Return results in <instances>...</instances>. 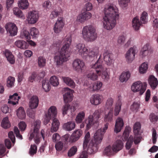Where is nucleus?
<instances>
[{"label":"nucleus","mask_w":158,"mask_h":158,"mask_svg":"<svg viewBox=\"0 0 158 158\" xmlns=\"http://www.w3.org/2000/svg\"><path fill=\"white\" fill-rule=\"evenodd\" d=\"M105 15L102 19L104 27L107 30L112 29L115 26L116 20L118 19V10L113 4L106 6L104 9Z\"/></svg>","instance_id":"f257e3e1"},{"label":"nucleus","mask_w":158,"mask_h":158,"mask_svg":"<svg viewBox=\"0 0 158 158\" xmlns=\"http://www.w3.org/2000/svg\"><path fill=\"white\" fill-rule=\"evenodd\" d=\"M101 131V130H99L95 133L94 139L90 141L88 147L80 153L79 158H87L88 153L91 154L98 150V145L101 142L102 135L104 134L103 132Z\"/></svg>","instance_id":"f03ea898"},{"label":"nucleus","mask_w":158,"mask_h":158,"mask_svg":"<svg viewBox=\"0 0 158 158\" xmlns=\"http://www.w3.org/2000/svg\"><path fill=\"white\" fill-rule=\"evenodd\" d=\"M72 37L71 35L67 36L64 40L65 44L61 48L58 55L54 57L56 64L58 65H61L63 63L68 60L70 55L69 47L71 44Z\"/></svg>","instance_id":"7ed1b4c3"},{"label":"nucleus","mask_w":158,"mask_h":158,"mask_svg":"<svg viewBox=\"0 0 158 158\" xmlns=\"http://www.w3.org/2000/svg\"><path fill=\"white\" fill-rule=\"evenodd\" d=\"M101 55L96 62L92 66L91 68L94 69L95 71L91 72L88 73L87 76V77L93 81H95L98 79V75H100L102 74V77L105 81H108L109 78V75L107 72H102L103 67L102 65V60L101 59Z\"/></svg>","instance_id":"20e7f679"},{"label":"nucleus","mask_w":158,"mask_h":158,"mask_svg":"<svg viewBox=\"0 0 158 158\" xmlns=\"http://www.w3.org/2000/svg\"><path fill=\"white\" fill-rule=\"evenodd\" d=\"M75 53L79 54L83 59L86 60H90L92 58L98 55L99 49L95 48L93 50L88 49V47H85L83 43H78L74 47Z\"/></svg>","instance_id":"39448f33"},{"label":"nucleus","mask_w":158,"mask_h":158,"mask_svg":"<svg viewBox=\"0 0 158 158\" xmlns=\"http://www.w3.org/2000/svg\"><path fill=\"white\" fill-rule=\"evenodd\" d=\"M83 38L86 41L93 42L97 37L96 29L91 25L83 27L82 31Z\"/></svg>","instance_id":"423d86ee"},{"label":"nucleus","mask_w":158,"mask_h":158,"mask_svg":"<svg viewBox=\"0 0 158 158\" xmlns=\"http://www.w3.org/2000/svg\"><path fill=\"white\" fill-rule=\"evenodd\" d=\"M41 121L39 120H36L34 123L33 131L31 132L29 139L31 140L34 138L35 143L39 144L40 142V138L42 137L44 140L45 137V132L44 130L42 129L40 134L39 132V130L40 128Z\"/></svg>","instance_id":"0eeeda50"},{"label":"nucleus","mask_w":158,"mask_h":158,"mask_svg":"<svg viewBox=\"0 0 158 158\" xmlns=\"http://www.w3.org/2000/svg\"><path fill=\"white\" fill-rule=\"evenodd\" d=\"M73 91L69 88H66V90L63 94L64 101L65 103L62 110V114L64 115L67 114V111L71 108V106L68 103L73 99Z\"/></svg>","instance_id":"6e6552de"},{"label":"nucleus","mask_w":158,"mask_h":158,"mask_svg":"<svg viewBox=\"0 0 158 158\" xmlns=\"http://www.w3.org/2000/svg\"><path fill=\"white\" fill-rule=\"evenodd\" d=\"M100 114L101 112L100 110H95L93 115H89L85 120L87 129L89 130L93 125L98 123Z\"/></svg>","instance_id":"1a4fd4ad"},{"label":"nucleus","mask_w":158,"mask_h":158,"mask_svg":"<svg viewBox=\"0 0 158 158\" xmlns=\"http://www.w3.org/2000/svg\"><path fill=\"white\" fill-rule=\"evenodd\" d=\"M148 13L145 11L143 12L141 15L140 21L137 17L134 18L132 20V26L134 29L138 30L140 27L141 24H145L148 21Z\"/></svg>","instance_id":"9d476101"},{"label":"nucleus","mask_w":158,"mask_h":158,"mask_svg":"<svg viewBox=\"0 0 158 158\" xmlns=\"http://www.w3.org/2000/svg\"><path fill=\"white\" fill-rule=\"evenodd\" d=\"M147 84L145 83H142L140 81H137L134 83L132 85L131 89L134 92L139 91L140 95H142L146 90Z\"/></svg>","instance_id":"9b49d317"},{"label":"nucleus","mask_w":158,"mask_h":158,"mask_svg":"<svg viewBox=\"0 0 158 158\" xmlns=\"http://www.w3.org/2000/svg\"><path fill=\"white\" fill-rule=\"evenodd\" d=\"M57 114V110L55 106H51L48 109V112L46 114V117L44 121L45 125L47 124L52 118H54L56 117Z\"/></svg>","instance_id":"f8f14e48"},{"label":"nucleus","mask_w":158,"mask_h":158,"mask_svg":"<svg viewBox=\"0 0 158 158\" xmlns=\"http://www.w3.org/2000/svg\"><path fill=\"white\" fill-rule=\"evenodd\" d=\"M113 110H110L109 112L107 114L105 115L104 117V121L106 123L105 124L104 127L103 128H100L96 132V133L97 131L99 130H101V132H103L104 134L102 135V139L103 138V136L106 132V130L108 128V123L107 122H110L113 120Z\"/></svg>","instance_id":"ddd939ff"},{"label":"nucleus","mask_w":158,"mask_h":158,"mask_svg":"<svg viewBox=\"0 0 158 158\" xmlns=\"http://www.w3.org/2000/svg\"><path fill=\"white\" fill-rule=\"evenodd\" d=\"M73 69L77 72H81L85 69V64L82 60L77 59L74 60L73 64Z\"/></svg>","instance_id":"4468645a"},{"label":"nucleus","mask_w":158,"mask_h":158,"mask_svg":"<svg viewBox=\"0 0 158 158\" xmlns=\"http://www.w3.org/2000/svg\"><path fill=\"white\" fill-rule=\"evenodd\" d=\"M64 24V21L63 18L62 17L59 18L54 26V32L56 34L60 32L63 30Z\"/></svg>","instance_id":"2eb2a0df"},{"label":"nucleus","mask_w":158,"mask_h":158,"mask_svg":"<svg viewBox=\"0 0 158 158\" xmlns=\"http://www.w3.org/2000/svg\"><path fill=\"white\" fill-rule=\"evenodd\" d=\"M7 33H9L11 36H14L17 35L18 28L16 25L11 23H7L5 26Z\"/></svg>","instance_id":"dca6fc26"},{"label":"nucleus","mask_w":158,"mask_h":158,"mask_svg":"<svg viewBox=\"0 0 158 158\" xmlns=\"http://www.w3.org/2000/svg\"><path fill=\"white\" fill-rule=\"evenodd\" d=\"M39 17L38 12L36 11H31L28 15V20L29 23L34 24L38 21Z\"/></svg>","instance_id":"f3484780"},{"label":"nucleus","mask_w":158,"mask_h":158,"mask_svg":"<svg viewBox=\"0 0 158 158\" xmlns=\"http://www.w3.org/2000/svg\"><path fill=\"white\" fill-rule=\"evenodd\" d=\"M136 51V48L134 47L130 48L127 51L125 57L128 62H131L134 59Z\"/></svg>","instance_id":"a211bd4d"},{"label":"nucleus","mask_w":158,"mask_h":158,"mask_svg":"<svg viewBox=\"0 0 158 158\" xmlns=\"http://www.w3.org/2000/svg\"><path fill=\"white\" fill-rule=\"evenodd\" d=\"M102 98V96L101 95L99 94H94L90 98V103L95 105H99L101 103Z\"/></svg>","instance_id":"6ab92c4d"},{"label":"nucleus","mask_w":158,"mask_h":158,"mask_svg":"<svg viewBox=\"0 0 158 158\" xmlns=\"http://www.w3.org/2000/svg\"><path fill=\"white\" fill-rule=\"evenodd\" d=\"M123 147V143L122 141L120 140H118L113 143L112 147L114 153H116L121 150Z\"/></svg>","instance_id":"aec40b11"},{"label":"nucleus","mask_w":158,"mask_h":158,"mask_svg":"<svg viewBox=\"0 0 158 158\" xmlns=\"http://www.w3.org/2000/svg\"><path fill=\"white\" fill-rule=\"evenodd\" d=\"M124 123L123 119L120 117L118 118L116 120L114 129V131L118 133L123 128Z\"/></svg>","instance_id":"412c9836"},{"label":"nucleus","mask_w":158,"mask_h":158,"mask_svg":"<svg viewBox=\"0 0 158 158\" xmlns=\"http://www.w3.org/2000/svg\"><path fill=\"white\" fill-rule=\"evenodd\" d=\"M39 100L37 96H33L31 98L29 101V107L31 109L36 108L39 104Z\"/></svg>","instance_id":"4be33fe9"},{"label":"nucleus","mask_w":158,"mask_h":158,"mask_svg":"<svg viewBox=\"0 0 158 158\" xmlns=\"http://www.w3.org/2000/svg\"><path fill=\"white\" fill-rule=\"evenodd\" d=\"M82 131L81 129H77L74 131L73 133L70 138L72 142H74L77 140L82 135Z\"/></svg>","instance_id":"5701e85b"},{"label":"nucleus","mask_w":158,"mask_h":158,"mask_svg":"<svg viewBox=\"0 0 158 158\" xmlns=\"http://www.w3.org/2000/svg\"><path fill=\"white\" fill-rule=\"evenodd\" d=\"M20 98V97L18 96V94L15 93L13 95L9 96L8 103L13 105H15L18 103L19 100Z\"/></svg>","instance_id":"b1692460"},{"label":"nucleus","mask_w":158,"mask_h":158,"mask_svg":"<svg viewBox=\"0 0 158 158\" xmlns=\"http://www.w3.org/2000/svg\"><path fill=\"white\" fill-rule=\"evenodd\" d=\"M148 82L153 89H155L158 84L157 79L153 75H150L148 79Z\"/></svg>","instance_id":"393cba45"},{"label":"nucleus","mask_w":158,"mask_h":158,"mask_svg":"<svg viewBox=\"0 0 158 158\" xmlns=\"http://www.w3.org/2000/svg\"><path fill=\"white\" fill-rule=\"evenodd\" d=\"M112 54L108 51H106L103 54V60L107 64H110L112 62Z\"/></svg>","instance_id":"a878e982"},{"label":"nucleus","mask_w":158,"mask_h":158,"mask_svg":"<svg viewBox=\"0 0 158 158\" xmlns=\"http://www.w3.org/2000/svg\"><path fill=\"white\" fill-rule=\"evenodd\" d=\"M4 54L7 60L11 64L15 63V59L11 52L8 50H6L5 51Z\"/></svg>","instance_id":"bb28decb"},{"label":"nucleus","mask_w":158,"mask_h":158,"mask_svg":"<svg viewBox=\"0 0 158 158\" xmlns=\"http://www.w3.org/2000/svg\"><path fill=\"white\" fill-rule=\"evenodd\" d=\"M63 127L65 130L70 131L75 128V123L74 122H69L64 123Z\"/></svg>","instance_id":"cd10ccee"},{"label":"nucleus","mask_w":158,"mask_h":158,"mask_svg":"<svg viewBox=\"0 0 158 158\" xmlns=\"http://www.w3.org/2000/svg\"><path fill=\"white\" fill-rule=\"evenodd\" d=\"M60 122L59 120L56 118L52 120V126L51 128L52 132H56L58 130L60 125Z\"/></svg>","instance_id":"c85d7f7f"},{"label":"nucleus","mask_w":158,"mask_h":158,"mask_svg":"<svg viewBox=\"0 0 158 158\" xmlns=\"http://www.w3.org/2000/svg\"><path fill=\"white\" fill-rule=\"evenodd\" d=\"M62 79L64 82L69 86L74 88L75 86V83L71 78L68 77H62Z\"/></svg>","instance_id":"c756f323"},{"label":"nucleus","mask_w":158,"mask_h":158,"mask_svg":"<svg viewBox=\"0 0 158 158\" xmlns=\"http://www.w3.org/2000/svg\"><path fill=\"white\" fill-rule=\"evenodd\" d=\"M15 44L18 47L23 49H26L28 47V45L27 43L22 40L17 41L15 42Z\"/></svg>","instance_id":"7c9ffc66"},{"label":"nucleus","mask_w":158,"mask_h":158,"mask_svg":"<svg viewBox=\"0 0 158 158\" xmlns=\"http://www.w3.org/2000/svg\"><path fill=\"white\" fill-rule=\"evenodd\" d=\"M130 77V73L129 72L123 73L120 76L119 80L122 82H126Z\"/></svg>","instance_id":"2f4dec72"},{"label":"nucleus","mask_w":158,"mask_h":158,"mask_svg":"<svg viewBox=\"0 0 158 158\" xmlns=\"http://www.w3.org/2000/svg\"><path fill=\"white\" fill-rule=\"evenodd\" d=\"M17 115L18 118L21 119H24L26 117V114L23 108L20 107L17 110Z\"/></svg>","instance_id":"473e14b6"},{"label":"nucleus","mask_w":158,"mask_h":158,"mask_svg":"<svg viewBox=\"0 0 158 158\" xmlns=\"http://www.w3.org/2000/svg\"><path fill=\"white\" fill-rule=\"evenodd\" d=\"M85 113L84 111H81L76 116L75 121L77 123H80L82 122L85 117Z\"/></svg>","instance_id":"72a5a7b5"},{"label":"nucleus","mask_w":158,"mask_h":158,"mask_svg":"<svg viewBox=\"0 0 158 158\" xmlns=\"http://www.w3.org/2000/svg\"><path fill=\"white\" fill-rule=\"evenodd\" d=\"M18 4L19 7L22 9H26L29 5L27 0H21L19 1Z\"/></svg>","instance_id":"f704fd0d"},{"label":"nucleus","mask_w":158,"mask_h":158,"mask_svg":"<svg viewBox=\"0 0 158 158\" xmlns=\"http://www.w3.org/2000/svg\"><path fill=\"white\" fill-rule=\"evenodd\" d=\"M1 125L2 127L5 129L8 128L10 126V124L8 117H6L3 118Z\"/></svg>","instance_id":"c9c22d12"},{"label":"nucleus","mask_w":158,"mask_h":158,"mask_svg":"<svg viewBox=\"0 0 158 158\" xmlns=\"http://www.w3.org/2000/svg\"><path fill=\"white\" fill-rule=\"evenodd\" d=\"M42 87L45 92L48 91L51 89V86L48 81L45 79L43 80L42 81Z\"/></svg>","instance_id":"e433bc0d"},{"label":"nucleus","mask_w":158,"mask_h":158,"mask_svg":"<svg viewBox=\"0 0 158 158\" xmlns=\"http://www.w3.org/2000/svg\"><path fill=\"white\" fill-rule=\"evenodd\" d=\"M121 101L119 99L116 104L115 108L114 115L115 116H117L118 114L121 110Z\"/></svg>","instance_id":"4c0bfd02"},{"label":"nucleus","mask_w":158,"mask_h":158,"mask_svg":"<svg viewBox=\"0 0 158 158\" xmlns=\"http://www.w3.org/2000/svg\"><path fill=\"white\" fill-rule=\"evenodd\" d=\"M21 37L22 39L29 40L31 39L29 32L27 30L23 29L21 33Z\"/></svg>","instance_id":"58836bf2"},{"label":"nucleus","mask_w":158,"mask_h":158,"mask_svg":"<svg viewBox=\"0 0 158 158\" xmlns=\"http://www.w3.org/2000/svg\"><path fill=\"white\" fill-rule=\"evenodd\" d=\"M13 11L14 14L17 17L22 18H24L22 12L19 8H14L13 9Z\"/></svg>","instance_id":"ea45409f"},{"label":"nucleus","mask_w":158,"mask_h":158,"mask_svg":"<svg viewBox=\"0 0 158 158\" xmlns=\"http://www.w3.org/2000/svg\"><path fill=\"white\" fill-rule=\"evenodd\" d=\"M62 10L61 9H55L53 10L50 15V18L51 19H53L54 18L60 15Z\"/></svg>","instance_id":"a19ab883"},{"label":"nucleus","mask_w":158,"mask_h":158,"mask_svg":"<svg viewBox=\"0 0 158 158\" xmlns=\"http://www.w3.org/2000/svg\"><path fill=\"white\" fill-rule=\"evenodd\" d=\"M104 153L107 156H109L113 155L114 152L113 151L112 146L109 145L106 148L104 151Z\"/></svg>","instance_id":"79ce46f5"},{"label":"nucleus","mask_w":158,"mask_h":158,"mask_svg":"<svg viewBox=\"0 0 158 158\" xmlns=\"http://www.w3.org/2000/svg\"><path fill=\"white\" fill-rule=\"evenodd\" d=\"M90 135L89 132H88L86 134L85 137V139L83 144V148L84 149H85L87 148V144L89 140Z\"/></svg>","instance_id":"37998d69"},{"label":"nucleus","mask_w":158,"mask_h":158,"mask_svg":"<svg viewBox=\"0 0 158 158\" xmlns=\"http://www.w3.org/2000/svg\"><path fill=\"white\" fill-rule=\"evenodd\" d=\"M46 60L45 59L43 56H39L38 58V64L39 66L42 68L45 66Z\"/></svg>","instance_id":"c03bdc74"},{"label":"nucleus","mask_w":158,"mask_h":158,"mask_svg":"<svg viewBox=\"0 0 158 158\" xmlns=\"http://www.w3.org/2000/svg\"><path fill=\"white\" fill-rule=\"evenodd\" d=\"M50 82L51 84L54 86H56L59 84L58 79L57 77L55 76L51 77Z\"/></svg>","instance_id":"a18cd8bd"},{"label":"nucleus","mask_w":158,"mask_h":158,"mask_svg":"<svg viewBox=\"0 0 158 158\" xmlns=\"http://www.w3.org/2000/svg\"><path fill=\"white\" fill-rule=\"evenodd\" d=\"M148 69V64L145 62L143 63L139 68V72L141 73H145Z\"/></svg>","instance_id":"49530a36"},{"label":"nucleus","mask_w":158,"mask_h":158,"mask_svg":"<svg viewBox=\"0 0 158 158\" xmlns=\"http://www.w3.org/2000/svg\"><path fill=\"white\" fill-rule=\"evenodd\" d=\"M15 81V78L14 77L10 76L7 80V85L8 87H11L14 86V83Z\"/></svg>","instance_id":"de8ad7c7"},{"label":"nucleus","mask_w":158,"mask_h":158,"mask_svg":"<svg viewBox=\"0 0 158 158\" xmlns=\"http://www.w3.org/2000/svg\"><path fill=\"white\" fill-rule=\"evenodd\" d=\"M30 34L33 38H36L39 35L38 30L35 27L31 28L30 30Z\"/></svg>","instance_id":"09e8293b"},{"label":"nucleus","mask_w":158,"mask_h":158,"mask_svg":"<svg viewBox=\"0 0 158 158\" xmlns=\"http://www.w3.org/2000/svg\"><path fill=\"white\" fill-rule=\"evenodd\" d=\"M55 147L57 151H60L64 149V145L62 142L59 141L56 143Z\"/></svg>","instance_id":"8fccbe9b"},{"label":"nucleus","mask_w":158,"mask_h":158,"mask_svg":"<svg viewBox=\"0 0 158 158\" xmlns=\"http://www.w3.org/2000/svg\"><path fill=\"white\" fill-rule=\"evenodd\" d=\"M134 132L135 134H139L141 128V124L139 122L136 123L134 125Z\"/></svg>","instance_id":"3c124183"},{"label":"nucleus","mask_w":158,"mask_h":158,"mask_svg":"<svg viewBox=\"0 0 158 158\" xmlns=\"http://www.w3.org/2000/svg\"><path fill=\"white\" fill-rule=\"evenodd\" d=\"M148 45L146 44L143 47L142 49L141 50L140 54L143 56H144L148 55Z\"/></svg>","instance_id":"603ef678"},{"label":"nucleus","mask_w":158,"mask_h":158,"mask_svg":"<svg viewBox=\"0 0 158 158\" xmlns=\"http://www.w3.org/2000/svg\"><path fill=\"white\" fill-rule=\"evenodd\" d=\"M133 141V136L130 135L129 138L126 145V148L127 149H129L131 148Z\"/></svg>","instance_id":"864d4df0"},{"label":"nucleus","mask_w":158,"mask_h":158,"mask_svg":"<svg viewBox=\"0 0 158 158\" xmlns=\"http://www.w3.org/2000/svg\"><path fill=\"white\" fill-rule=\"evenodd\" d=\"M77 151V148L76 146L72 147L68 152V156L69 157L74 156Z\"/></svg>","instance_id":"5fc2aeb1"},{"label":"nucleus","mask_w":158,"mask_h":158,"mask_svg":"<svg viewBox=\"0 0 158 158\" xmlns=\"http://www.w3.org/2000/svg\"><path fill=\"white\" fill-rule=\"evenodd\" d=\"M37 151V147L35 144L31 145L29 151V154L32 156L35 154Z\"/></svg>","instance_id":"6e6d98bb"},{"label":"nucleus","mask_w":158,"mask_h":158,"mask_svg":"<svg viewBox=\"0 0 158 158\" xmlns=\"http://www.w3.org/2000/svg\"><path fill=\"white\" fill-rule=\"evenodd\" d=\"M130 1V0H118V1L120 6L123 8L127 7Z\"/></svg>","instance_id":"4d7b16f0"},{"label":"nucleus","mask_w":158,"mask_h":158,"mask_svg":"<svg viewBox=\"0 0 158 158\" xmlns=\"http://www.w3.org/2000/svg\"><path fill=\"white\" fill-rule=\"evenodd\" d=\"M102 85V83L100 81H97L93 85V90L96 91L99 90Z\"/></svg>","instance_id":"13d9d810"},{"label":"nucleus","mask_w":158,"mask_h":158,"mask_svg":"<svg viewBox=\"0 0 158 158\" xmlns=\"http://www.w3.org/2000/svg\"><path fill=\"white\" fill-rule=\"evenodd\" d=\"M139 106V105L138 103L134 102L133 104L131 105L130 109L133 111L136 112L138 110Z\"/></svg>","instance_id":"bf43d9fd"},{"label":"nucleus","mask_w":158,"mask_h":158,"mask_svg":"<svg viewBox=\"0 0 158 158\" xmlns=\"http://www.w3.org/2000/svg\"><path fill=\"white\" fill-rule=\"evenodd\" d=\"M149 119L151 122L155 123L157 121L158 116L154 113H151L150 115Z\"/></svg>","instance_id":"052dcab7"},{"label":"nucleus","mask_w":158,"mask_h":158,"mask_svg":"<svg viewBox=\"0 0 158 158\" xmlns=\"http://www.w3.org/2000/svg\"><path fill=\"white\" fill-rule=\"evenodd\" d=\"M34 109H28L27 111V115L30 118H34L35 117V110H33Z\"/></svg>","instance_id":"680f3d73"},{"label":"nucleus","mask_w":158,"mask_h":158,"mask_svg":"<svg viewBox=\"0 0 158 158\" xmlns=\"http://www.w3.org/2000/svg\"><path fill=\"white\" fill-rule=\"evenodd\" d=\"M113 103V100L112 98H110L108 99L106 102V106L108 109H110L112 106Z\"/></svg>","instance_id":"e2e57ef3"},{"label":"nucleus","mask_w":158,"mask_h":158,"mask_svg":"<svg viewBox=\"0 0 158 158\" xmlns=\"http://www.w3.org/2000/svg\"><path fill=\"white\" fill-rule=\"evenodd\" d=\"M14 131L15 134L16 135V136L17 137L21 139H23L22 136L20 134L19 131L17 127H14Z\"/></svg>","instance_id":"0e129e2a"},{"label":"nucleus","mask_w":158,"mask_h":158,"mask_svg":"<svg viewBox=\"0 0 158 158\" xmlns=\"http://www.w3.org/2000/svg\"><path fill=\"white\" fill-rule=\"evenodd\" d=\"M83 15L81 14H80L77 17V21L81 23H83L85 21Z\"/></svg>","instance_id":"69168bd1"},{"label":"nucleus","mask_w":158,"mask_h":158,"mask_svg":"<svg viewBox=\"0 0 158 158\" xmlns=\"http://www.w3.org/2000/svg\"><path fill=\"white\" fill-rule=\"evenodd\" d=\"M126 40L125 37L123 35H120L118 40V44H123Z\"/></svg>","instance_id":"338daca9"},{"label":"nucleus","mask_w":158,"mask_h":158,"mask_svg":"<svg viewBox=\"0 0 158 158\" xmlns=\"http://www.w3.org/2000/svg\"><path fill=\"white\" fill-rule=\"evenodd\" d=\"M19 127L21 131H24L25 130L27 125L24 122H21L19 123Z\"/></svg>","instance_id":"774afa93"}]
</instances>
